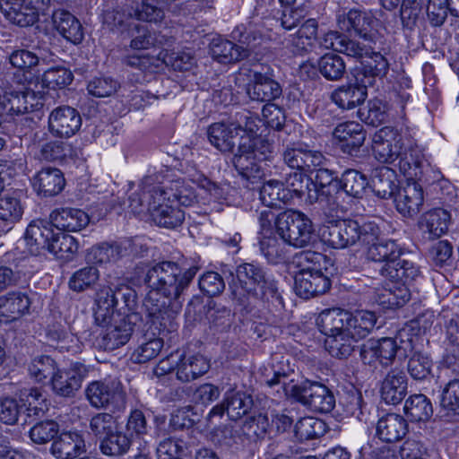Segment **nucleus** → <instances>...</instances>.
<instances>
[{"label": "nucleus", "mask_w": 459, "mask_h": 459, "mask_svg": "<svg viewBox=\"0 0 459 459\" xmlns=\"http://www.w3.org/2000/svg\"><path fill=\"white\" fill-rule=\"evenodd\" d=\"M377 320L376 314L371 311L360 310L352 314L334 307L322 311L316 325L326 336L325 346L329 353L335 358L346 359L352 354L359 341L373 331Z\"/></svg>", "instance_id": "f257e3e1"}, {"label": "nucleus", "mask_w": 459, "mask_h": 459, "mask_svg": "<svg viewBox=\"0 0 459 459\" xmlns=\"http://www.w3.org/2000/svg\"><path fill=\"white\" fill-rule=\"evenodd\" d=\"M199 268L191 266L185 272L174 262L163 261L150 268L144 281L149 289L144 300H179Z\"/></svg>", "instance_id": "f03ea898"}, {"label": "nucleus", "mask_w": 459, "mask_h": 459, "mask_svg": "<svg viewBox=\"0 0 459 459\" xmlns=\"http://www.w3.org/2000/svg\"><path fill=\"white\" fill-rule=\"evenodd\" d=\"M286 379L285 373L265 368L260 381L271 388L280 386L286 396L293 398L314 411L327 413L334 408V395L325 385L309 380L286 384Z\"/></svg>", "instance_id": "7ed1b4c3"}, {"label": "nucleus", "mask_w": 459, "mask_h": 459, "mask_svg": "<svg viewBox=\"0 0 459 459\" xmlns=\"http://www.w3.org/2000/svg\"><path fill=\"white\" fill-rule=\"evenodd\" d=\"M380 232L375 221L356 220L330 221L320 230L322 241L333 248H345L358 242L370 243Z\"/></svg>", "instance_id": "20e7f679"}, {"label": "nucleus", "mask_w": 459, "mask_h": 459, "mask_svg": "<svg viewBox=\"0 0 459 459\" xmlns=\"http://www.w3.org/2000/svg\"><path fill=\"white\" fill-rule=\"evenodd\" d=\"M304 259L309 264L295 276L294 289L300 298H310L325 293L331 286L330 279L322 272V263L326 264V256L317 252H307Z\"/></svg>", "instance_id": "39448f33"}, {"label": "nucleus", "mask_w": 459, "mask_h": 459, "mask_svg": "<svg viewBox=\"0 0 459 459\" xmlns=\"http://www.w3.org/2000/svg\"><path fill=\"white\" fill-rule=\"evenodd\" d=\"M236 287L240 288L241 291L234 290L231 294L243 302L242 297L246 294L258 295L257 290L263 297L280 299V293L277 282L267 276L264 269L252 263H244L236 269Z\"/></svg>", "instance_id": "423d86ee"}, {"label": "nucleus", "mask_w": 459, "mask_h": 459, "mask_svg": "<svg viewBox=\"0 0 459 459\" xmlns=\"http://www.w3.org/2000/svg\"><path fill=\"white\" fill-rule=\"evenodd\" d=\"M255 120L247 112L237 113L235 121L231 122V138L239 136V152H250L258 160L263 161L270 158L273 145L268 139L258 135Z\"/></svg>", "instance_id": "0eeeda50"}, {"label": "nucleus", "mask_w": 459, "mask_h": 459, "mask_svg": "<svg viewBox=\"0 0 459 459\" xmlns=\"http://www.w3.org/2000/svg\"><path fill=\"white\" fill-rule=\"evenodd\" d=\"M277 234L289 246L301 248L308 246L313 236L311 220L303 212L287 210L278 214Z\"/></svg>", "instance_id": "6e6552de"}, {"label": "nucleus", "mask_w": 459, "mask_h": 459, "mask_svg": "<svg viewBox=\"0 0 459 459\" xmlns=\"http://www.w3.org/2000/svg\"><path fill=\"white\" fill-rule=\"evenodd\" d=\"M85 395L90 404L97 409H110L113 411L126 408V393L122 384L116 379H104L91 382Z\"/></svg>", "instance_id": "1a4fd4ad"}, {"label": "nucleus", "mask_w": 459, "mask_h": 459, "mask_svg": "<svg viewBox=\"0 0 459 459\" xmlns=\"http://www.w3.org/2000/svg\"><path fill=\"white\" fill-rule=\"evenodd\" d=\"M140 320L139 313L127 316L117 314L107 325H100L104 330L97 338L98 346L105 351H113L124 346L129 342L134 325Z\"/></svg>", "instance_id": "9d476101"}, {"label": "nucleus", "mask_w": 459, "mask_h": 459, "mask_svg": "<svg viewBox=\"0 0 459 459\" xmlns=\"http://www.w3.org/2000/svg\"><path fill=\"white\" fill-rule=\"evenodd\" d=\"M151 327L160 335L177 334L178 329V316L182 308L180 300L143 301Z\"/></svg>", "instance_id": "9b49d317"}, {"label": "nucleus", "mask_w": 459, "mask_h": 459, "mask_svg": "<svg viewBox=\"0 0 459 459\" xmlns=\"http://www.w3.org/2000/svg\"><path fill=\"white\" fill-rule=\"evenodd\" d=\"M123 64L132 68L143 72H156L163 64H171L175 70H187L193 65V58L186 54H178L175 57L169 56L164 51H160L157 56L148 54H125L122 58Z\"/></svg>", "instance_id": "f8f14e48"}, {"label": "nucleus", "mask_w": 459, "mask_h": 459, "mask_svg": "<svg viewBox=\"0 0 459 459\" xmlns=\"http://www.w3.org/2000/svg\"><path fill=\"white\" fill-rule=\"evenodd\" d=\"M403 138L395 128L385 126L377 131L372 139V152L381 163H393L403 151Z\"/></svg>", "instance_id": "ddd939ff"}, {"label": "nucleus", "mask_w": 459, "mask_h": 459, "mask_svg": "<svg viewBox=\"0 0 459 459\" xmlns=\"http://www.w3.org/2000/svg\"><path fill=\"white\" fill-rule=\"evenodd\" d=\"M336 22L341 30L353 31L364 41L374 42L377 39V21L367 12L359 9L342 11L337 14Z\"/></svg>", "instance_id": "4468645a"}, {"label": "nucleus", "mask_w": 459, "mask_h": 459, "mask_svg": "<svg viewBox=\"0 0 459 459\" xmlns=\"http://www.w3.org/2000/svg\"><path fill=\"white\" fill-rule=\"evenodd\" d=\"M81 126V115L70 106H59L48 116V131L56 137L69 138L74 135Z\"/></svg>", "instance_id": "2eb2a0df"}, {"label": "nucleus", "mask_w": 459, "mask_h": 459, "mask_svg": "<svg viewBox=\"0 0 459 459\" xmlns=\"http://www.w3.org/2000/svg\"><path fill=\"white\" fill-rule=\"evenodd\" d=\"M87 374L88 369L83 364L72 363L69 368L56 371L51 378L53 390L58 395L72 396L80 389Z\"/></svg>", "instance_id": "dca6fc26"}, {"label": "nucleus", "mask_w": 459, "mask_h": 459, "mask_svg": "<svg viewBox=\"0 0 459 459\" xmlns=\"http://www.w3.org/2000/svg\"><path fill=\"white\" fill-rule=\"evenodd\" d=\"M398 345L393 338L368 340L362 344L360 358L364 364L373 365L376 361L383 366L390 365L396 356Z\"/></svg>", "instance_id": "f3484780"}, {"label": "nucleus", "mask_w": 459, "mask_h": 459, "mask_svg": "<svg viewBox=\"0 0 459 459\" xmlns=\"http://www.w3.org/2000/svg\"><path fill=\"white\" fill-rule=\"evenodd\" d=\"M333 136L343 153L356 154L366 140V131L359 123L349 121L338 125Z\"/></svg>", "instance_id": "a211bd4d"}, {"label": "nucleus", "mask_w": 459, "mask_h": 459, "mask_svg": "<svg viewBox=\"0 0 459 459\" xmlns=\"http://www.w3.org/2000/svg\"><path fill=\"white\" fill-rule=\"evenodd\" d=\"M394 203L396 210L403 216L408 218L416 216L424 203L422 186L413 179H407L406 184L397 191Z\"/></svg>", "instance_id": "6ab92c4d"}, {"label": "nucleus", "mask_w": 459, "mask_h": 459, "mask_svg": "<svg viewBox=\"0 0 459 459\" xmlns=\"http://www.w3.org/2000/svg\"><path fill=\"white\" fill-rule=\"evenodd\" d=\"M31 305L26 292L9 291L0 296V321L13 322L29 314Z\"/></svg>", "instance_id": "aec40b11"}, {"label": "nucleus", "mask_w": 459, "mask_h": 459, "mask_svg": "<svg viewBox=\"0 0 459 459\" xmlns=\"http://www.w3.org/2000/svg\"><path fill=\"white\" fill-rule=\"evenodd\" d=\"M231 61H239L247 57L251 51L262 44L264 39L262 34L253 28H247L245 25L237 26L231 31Z\"/></svg>", "instance_id": "412c9836"}, {"label": "nucleus", "mask_w": 459, "mask_h": 459, "mask_svg": "<svg viewBox=\"0 0 459 459\" xmlns=\"http://www.w3.org/2000/svg\"><path fill=\"white\" fill-rule=\"evenodd\" d=\"M85 452L84 438L75 431L62 432L50 447L51 455L56 459H74Z\"/></svg>", "instance_id": "4be33fe9"}, {"label": "nucleus", "mask_w": 459, "mask_h": 459, "mask_svg": "<svg viewBox=\"0 0 459 459\" xmlns=\"http://www.w3.org/2000/svg\"><path fill=\"white\" fill-rule=\"evenodd\" d=\"M378 273L384 278L404 284L415 281L420 275L419 265L403 254L399 258H395L392 264H384L381 265Z\"/></svg>", "instance_id": "5701e85b"}, {"label": "nucleus", "mask_w": 459, "mask_h": 459, "mask_svg": "<svg viewBox=\"0 0 459 459\" xmlns=\"http://www.w3.org/2000/svg\"><path fill=\"white\" fill-rule=\"evenodd\" d=\"M210 360L201 353L179 352L177 378L190 382L208 372Z\"/></svg>", "instance_id": "b1692460"}, {"label": "nucleus", "mask_w": 459, "mask_h": 459, "mask_svg": "<svg viewBox=\"0 0 459 459\" xmlns=\"http://www.w3.org/2000/svg\"><path fill=\"white\" fill-rule=\"evenodd\" d=\"M450 221L451 215L446 210L436 208L423 213L418 221V226L423 237L432 240L440 238L447 231Z\"/></svg>", "instance_id": "393cba45"}, {"label": "nucleus", "mask_w": 459, "mask_h": 459, "mask_svg": "<svg viewBox=\"0 0 459 459\" xmlns=\"http://www.w3.org/2000/svg\"><path fill=\"white\" fill-rule=\"evenodd\" d=\"M47 10V8L24 3L4 2L1 4V11L5 18L21 27L33 25L39 20V14L44 13Z\"/></svg>", "instance_id": "a878e982"}, {"label": "nucleus", "mask_w": 459, "mask_h": 459, "mask_svg": "<svg viewBox=\"0 0 459 459\" xmlns=\"http://www.w3.org/2000/svg\"><path fill=\"white\" fill-rule=\"evenodd\" d=\"M380 233L381 231L372 242L364 244L368 246L366 252L367 259L375 263L377 270L384 264H392L394 259L402 255L401 247L393 239H381Z\"/></svg>", "instance_id": "bb28decb"}, {"label": "nucleus", "mask_w": 459, "mask_h": 459, "mask_svg": "<svg viewBox=\"0 0 459 459\" xmlns=\"http://www.w3.org/2000/svg\"><path fill=\"white\" fill-rule=\"evenodd\" d=\"M94 305V318L98 325H107L117 314H122L116 311L117 286L115 289L109 286L100 287L95 294Z\"/></svg>", "instance_id": "cd10ccee"}, {"label": "nucleus", "mask_w": 459, "mask_h": 459, "mask_svg": "<svg viewBox=\"0 0 459 459\" xmlns=\"http://www.w3.org/2000/svg\"><path fill=\"white\" fill-rule=\"evenodd\" d=\"M50 219L53 226L64 231H79L90 223L88 213L76 208H62L54 211Z\"/></svg>", "instance_id": "c85d7f7f"}, {"label": "nucleus", "mask_w": 459, "mask_h": 459, "mask_svg": "<svg viewBox=\"0 0 459 459\" xmlns=\"http://www.w3.org/2000/svg\"><path fill=\"white\" fill-rule=\"evenodd\" d=\"M55 29L67 41L79 44L83 39V29L80 21L70 12L64 9L56 10L52 14Z\"/></svg>", "instance_id": "c756f323"}, {"label": "nucleus", "mask_w": 459, "mask_h": 459, "mask_svg": "<svg viewBox=\"0 0 459 459\" xmlns=\"http://www.w3.org/2000/svg\"><path fill=\"white\" fill-rule=\"evenodd\" d=\"M377 436L386 443L401 440L408 432L407 420L396 413H387L377 424Z\"/></svg>", "instance_id": "7c9ffc66"}, {"label": "nucleus", "mask_w": 459, "mask_h": 459, "mask_svg": "<svg viewBox=\"0 0 459 459\" xmlns=\"http://www.w3.org/2000/svg\"><path fill=\"white\" fill-rule=\"evenodd\" d=\"M55 233L52 225L44 221H34L29 224L25 231V241L32 254L41 249L48 250Z\"/></svg>", "instance_id": "2f4dec72"}, {"label": "nucleus", "mask_w": 459, "mask_h": 459, "mask_svg": "<svg viewBox=\"0 0 459 459\" xmlns=\"http://www.w3.org/2000/svg\"><path fill=\"white\" fill-rule=\"evenodd\" d=\"M364 83H348L334 90L331 94V100L342 109H352L360 105L367 97V88Z\"/></svg>", "instance_id": "473e14b6"}, {"label": "nucleus", "mask_w": 459, "mask_h": 459, "mask_svg": "<svg viewBox=\"0 0 459 459\" xmlns=\"http://www.w3.org/2000/svg\"><path fill=\"white\" fill-rule=\"evenodd\" d=\"M32 186L39 195L53 196L63 190L65 178L58 169L45 168L33 177Z\"/></svg>", "instance_id": "72a5a7b5"}, {"label": "nucleus", "mask_w": 459, "mask_h": 459, "mask_svg": "<svg viewBox=\"0 0 459 459\" xmlns=\"http://www.w3.org/2000/svg\"><path fill=\"white\" fill-rule=\"evenodd\" d=\"M370 61L368 65L358 69L355 74V81L359 83L373 86L377 78H383L389 70V62L384 55L375 52L374 49L368 56Z\"/></svg>", "instance_id": "f704fd0d"}, {"label": "nucleus", "mask_w": 459, "mask_h": 459, "mask_svg": "<svg viewBox=\"0 0 459 459\" xmlns=\"http://www.w3.org/2000/svg\"><path fill=\"white\" fill-rule=\"evenodd\" d=\"M407 392V378L403 372L392 370L383 381L381 395L386 403H400Z\"/></svg>", "instance_id": "c9c22d12"}, {"label": "nucleus", "mask_w": 459, "mask_h": 459, "mask_svg": "<svg viewBox=\"0 0 459 459\" xmlns=\"http://www.w3.org/2000/svg\"><path fill=\"white\" fill-rule=\"evenodd\" d=\"M134 9H125L117 6L112 9H106L102 14L103 24L111 31L124 33L130 31L135 24L134 20H138L134 15Z\"/></svg>", "instance_id": "e433bc0d"}, {"label": "nucleus", "mask_w": 459, "mask_h": 459, "mask_svg": "<svg viewBox=\"0 0 459 459\" xmlns=\"http://www.w3.org/2000/svg\"><path fill=\"white\" fill-rule=\"evenodd\" d=\"M411 299L408 286L399 281H392L377 294L376 301L386 309H394L404 306Z\"/></svg>", "instance_id": "4c0bfd02"}, {"label": "nucleus", "mask_w": 459, "mask_h": 459, "mask_svg": "<svg viewBox=\"0 0 459 459\" xmlns=\"http://www.w3.org/2000/svg\"><path fill=\"white\" fill-rule=\"evenodd\" d=\"M260 200L267 207L281 208L290 204L291 195L282 182L271 179L260 188Z\"/></svg>", "instance_id": "58836bf2"}, {"label": "nucleus", "mask_w": 459, "mask_h": 459, "mask_svg": "<svg viewBox=\"0 0 459 459\" xmlns=\"http://www.w3.org/2000/svg\"><path fill=\"white\" fill-rule=\"evenodd\" d=\"M250 99L261 102H270L281 95V87L271 77L258 73L254 83L247 88Z\"/></svg>", "instance_id": "ea45409f"}, {"label": "nucleus", "mask_w": 459, "mask_h": 459, "mask_svg": "<svg viewBox=\"0 0 459 459\" xmlns=\"http://www.w3.org/2000/svg\"><path fill=\"white\" fill-rule=\"evenodd\" d=\"M371 187L379 198L393 197L398 187L395 171L388 167L376 169L371 178Z\"/></svg>", "instance_id": "a19ab883"}, {"label": "nucleus", "mask_w": 459, "mask_h": 459, "mask_svg": "<svg viewBox=\"0 0 459 459\" xmlns=\"http://www.w3.org/2000/svg\"><path fill=\"white\" fill-rule=\"evenodd\" d=\"M22 212V206L17 197L8 195L0 197V235L10 230L20 221Z\"/></svg>", "instance_id": "79ce46f5"}, {"label": "nucleus", "mask_w": 459, "mask_h": 459, "mask_svg": "<svg viewBox=\"0 0 459 459\" xmlns=\"http://www.w3.org/2000/svg\"><path fill=\"white\" fill-rule=\"evenodd\" d=\"M174 3L173 0H142L134 9L138 21L158 23L165 17V11Z\"/></svg>", "instance_id": "37998d69"}, {"label": "nucleus", "mask_w": 459, "mask_h": 459, "mask_svg": "<svg viewBox=\"0 0 459 459\" xmlns=\"http://www.w3.org/2000/svg\"><path fill=\"white\" fill-rule=\"evenodd\" d=\"M286 243L275 235H264L260 238L259 250L264 258L273 264L284 262L287 258Z\"/></svg>", "instance_id": "c03bdc74"}, {"label": "nucleus", "mask_w": 459, "mask_h": 459, "mask_svg": "<svg viewBox=\"0 0 459 459\" xmlns=\"http://www.w3.org/2000/svg\"><path fill=\"white\" fill-rule=\"evenodd\" d=\"M403 411L408 419L413 422L426 421L433 414L429 399L421 394L410 396L405 401Z\"/></svg>", "instance_id": "a18cd8bd"}, {"label": "nucleus", "mask_w": 459, "mask_h": 459, "mask_svg": "<svg viewBox=\"0 0 459 459\" xmlns=\"http://www.w3.org/2000/svg\"><path fill=\"white\" fill-rule=\"evenodd\" d=\"M317 22L315 19L307 20L292 36L290 41L293 51L299 54L311 51L316 41Z\"/></svg>", "instance_id": "49530a36"}, {"label": "nucleus", "mask_w": 459, "mask_h": 459, "mask_svg": "<svg viewBox=\"0 0 459 459\" xmlns=\"http://www.w3.org/2000/svg\"><path fill=\"white\" fill-rule=\"evenodd\" d=\"M268 428V417L265 414L258 413L246 418L239 426V429L235 431L239 436L245 437L248 441L255 442L264 437Z\"/></svg>", "instance_id": "de8ad7c7"}, {"label": "nucleus", "mask_w": 459, "mask_h": 459, "mask_svg": "<svg viewBox=\"0 0 459 459\" xmlns=\"http://www.w3.org/2000/svg\"><path fill=\"white\" fill-rule=\"evenodd\" d=\"M150 214L158 226L170 229L181 225L185 219L183 210L173 202L160 208L154 206V212Z\"/></svg>", "instance_id": "09e8293b"}, {"label": "nucleus", "mask_w": 459, "mask_h": 459, "mask_svg": "<svg viewBox=\"0 0 459 459\" xmlns=\"http://www.w3.org/2000/svg\"><path fill=\"white\" fill-rule=\"evenodd\" d=\"M131 445V437L116 429L100 441V449L105 455L117 456L127 453Z\"/></svg>", "instance_id": "8fccbe9b"}, {"label": "nucleus", "mask_w": 459, "mask_h": 459, "mask_svg": "<svg viewBox=\"0 0 459 459\" xmlns=\"http://www.w3.org/2000/svg\"><path fill=\"white\" fill-rule=\"evenodd\" d=\"M340 186L348 195L361 198L368 186V180L356 169H346L340 179Z\"/></svg>", "instance_id": "3c124183"}, {"label": "nucleus", "mask_w": 459, "mask_h": 459, "mask_svg": "<svg viewBox=\"0 0 459 459\" xmlns=\"http://www.w3.org/2000/svg\"><path fill=\"white\" fill-rule=\"evenodd\" d=\"M78 247V243L73 236L56 233L53 237L48 251L57 259L66 262L74 258Z\"/></svg>", "instance_id": "603ef678"}, {"label": "nucleus", "mask_w": 459, "mask_h": 459, "mask_svg": "<svg viewBox=\"0 0 459 459\" xmlns=\"http://www.w3.org/2000/svg\"><path fill=\"white\" fill-rule=\"evenodd\" d=\"M74 154L73 146L63 141L54 140L42 143L37 156L46 161L64 160Z\"/></svg>", "instance_id": "864d4df0"}, {"label": "nucleus", "mask_w": 459, "mask_h": 459, "mask_svg": "<svg viewBox=\"0 0 459 459\" xmlns=\"http://www.w3.org/2000/svg\"><path fill=\"white\" fill-rule=\"evenodd\" d=\"M259 161L250 152H240V154L235 155L233 165L243 178L254 183V179L260 178L262 176Z\"/></svg>", "instance_id": "5fc2aeb1"}, {"label": "nucleus", "mask_w": 459, "mask_h": 459, "mask_svg": "<svg viewBox=\"0 0 459 459\" xmlns=\"http://www.w3.org/2000/svg\"><path fill=\"white\" fill-rule=\"evenodd\" d=\"M74 79L72 72L65 66H54L46 70L40 82L43 87L48 89H62L69 85Z\"/></svg>", "instance_id": "6e6d98bb"}, {"label": "nucleus", "mask_w": 459, "mask_h": 459, "mask_svg": "<svg viewBox=\"0 0 459 459\" xmlns=\"http://www.w3.org/2000/svg\"><path fill=\"white\" fill-rule=\"evenodd\" d=\"M318 70L325 78L335 81L343 76L346 65L339 55L325 54L318 61Z\"/></svg>", "instance_id": "4d7b16f0"}, {"label": "nucleus", "mask_w": 459, "mask_h": 459, "mask_svg": "<svg viewBox=\"0 0 459 459\" xmlns=\"http://www.w3.org/2000/svg\"><path fill=\"white\" fill-rule=\"evenodd\" d=\"M52 346L60 351L77 352L80 349L78 339L65 332L60 325H53L47 332Z\"/></svg>", "instance_id": "13d9d810"}, {"label": "nucleus", "mask_w": 459, "mask_h": 459, "mask_svg": "<svg viewBox=\"0 0 459 459\" xmlns=\"http://www.w3.org/2000/svg\"><path fill=\"white\" fill-rule=\"evenodd\" d=\"M121 256L118 245L101 243L91 247L87 253V260L93 264H108L117 261Z\"/></svg>", "instance_id": "bf43d9fd"}, {"label": "nucleus", "mask_w": 459, "mask_h": 459, "mask_svg": "<svg viewBox=\"0 0 459 459\" xmlns=\"http://www.w3.org/2000/svg\"><path fill=\"white\" fill-rule=\"evenodd\" d=\"M295 436L299 441L316 438L325 431V423L314 417L301 418L295 424Z\"/></svg>", "instance_id": "052dcab7"}, {"label": "nucleus", "mask_w": 459, "mask_h": 459, "mask_svg": "<svg viewBox=\"0 0 459 459\" xmlns=\"http://www.w3.org/2000/svg\"><path fill=\"white\" fill-rule=\"evenodd\" d=\"M43 58L39 56L33 51L25 48L13 50L9 55V63L13 68H16L23 74L30 73L36 66H38Z\"/></svg>", "instance_id": "680f3d73"}, {"label": "nucleus", "mask_w": 459, "mask_h": 459, "mask_svg": "<svg viewBox=\"0 0 459 459\" xmlns=\"http://www.w3.org/2000/svg\"><path fill=\"white\" fill-rule=\"evenodd\" d=\"M398 160L399 169L407 179H413L421 173L422 155L420 151L416 149L406 151L403 147V154Z\"/></svg>", "instance_id": "e2e57ef3"}, {"label": "nucleus", "mask_w": 459, "mask_h": 459, "mask_svg": "<svg viewBox=\"0 0 459 459\" xmlns=\"http://www.w3.org/2000/svg\"><path fill=\"white\" fill-rule=\"evenodd\" d=\"M56 371L55 360L49 356L34 358L29 365V374L37 382H44L53 377Z\"/></svg>", "instance_id": "0e129e2a"}, {"label": "nucleus", "mask_w": 459, "mask_h": 459, "mask_svg": "<svg viewBox=\"0 0 459 459\" xmlns=\"http://www.w3.org/2000/svg\"><path fill=\"white\" fill-rule=\"evenodd\" d=\"M168 194L172 202L183 206H190L196 201V195L193 186L183 180L178 179L167 184Z\"/></svg>", "instance_id": "69168bd1"}, {"label": "nucleus", "mask_w": 459, "mask_h": 459, "mask_svg": "<svg viewBox=\"0 0 459 459\" xmlns=\"http://www.w3.org/2000/svg\"><path fill=\"white\" fill-rule=\"evenodd\" d=\"M100 278V272L94 266H85L77 270L69 280V287L74 291H83L92 287Z\"/></svg>", "instance_id": "338daca9"}, {"label": "nucleus", "mask_w": 459, "mask_h": 459, "mask_svg": "<svg viewBox=\"0 0 459 459\" xmlns=\"http://www.w3.org/2000/svg\"><path fill=\"white\" fill-rule=\"evenodd\" d=\"M440 405L448 413L459 416V378L449 381L444 386Z\"/></svg>", "instance_id": "774afa93"}]
</instances>
